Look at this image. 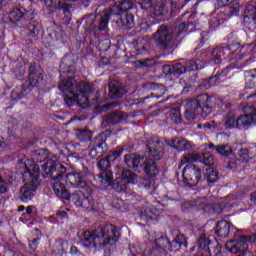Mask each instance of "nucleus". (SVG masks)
I'll list each match as a JSON object with an SVG mask.
<instances>
[{
    "label": "nucleus",
    "instance_id": "obj_32",
    "mask_svg": "<svg viewBox=\"0 0 256 256\" xmlns=\"http://www.w3.org/2000/svg\"><path fill=\"white\" fill-rule=\"evenodd\" d=\"M51 157L49 154V150L47 149H40L34 152L33 154V161L35 163H43V161H47Z\"/></svg>",
    "mask_w": 256,
    "mask_h": 256
},
{
    "label": "nucleus",
    "instance_id": "obj_20",
    "mask_svg": "<svg viewBox=\"0 0 256 256\" xmlns=\"http://www.w3.org/2000/svg\"><path fill=\"white\" fill-rule=\"evenodd\" d=\"M231 69H233V67L227 66L221 72H218L215 76L210 77L209 80H205L204 81L205 85L208 84V87H213V85H217V83H221V81H225V78L227 77Z\"/></svg>",
    "mask_w": 256,
    "mask_h": 256
},
{
    "label": "nucleus",
    "instance_id": "obj_48",
    "mask_svg": "<svg viewBox=\"0 0 256 256\" xmlns=\"http://www.w3.org/2000/svg\"><path fill=\"white\" fill-rule=\"evenodd\" d=\"M95 202L93 201V198L91 197H86L85 194L82 196V205L84 209H93V205Z\"/></svg>",
    "mask_w": 256,
    "mask_h": 256
},
{
    "label": "nucleus",
    "instance_id": "obj_35",
    "mask_svg": "<svg viewBox=\"0 0 256 256\" xmlns=\"http://www.w3.org/2000/svg\"><path fill=\"white\" fill-rule=\"evenodd\" d=\"M122 181L126 183H136L137 182V174L129 169H123L122 173Z\"/></svg>",
    "mask_w": 256,
    "mask_h": 256
},
{
    "label": "nucleus",
    "instance_id": "obj_17",
    "mask_svg": "<svg viewBox=\"0 0 256 256\" xmlns=\"http://www.w3.org/2000/svg\"><path fill=\"white\" fill-rule=\"evenodd\" d=\"M124 163L127 167H131V169H134V171H137L138 173H141V169H143V158L137 154L125 155Z\"/></svg>",
    "mask_w": 256,
    "mask_h": 256
},
{
    "label": "nucleus",
    "instance_id": "obj_47",
    "mask_svg": "<svg viewBox=\"0 0 256 256\" xmlns=\"http://www.w3.org/2000/svg\"><path fill=\"white\" fill-rule=\"evenodd\" d=\"M180 85H185L182 90V93H189V89L193 87V81H190L189 78L187 77H182L180 79Z\"/></svg>",
    "mask_w": 256,
    "mask_h": 256
},
{
    "label": "nucleus",
    "instance_id": "obj_6",
    "mask_svg": "<svg viewBox=\"0 0 256 256\" xmlns=\"http://www.w3.org/2000/svg\"><path fill=\"white\" fill-rule=\"evenodd\" d=\"M234 235L236 238L228 241L225 245L227 251L234 255L237 253H240V255H244L245 253H251V251H249V244L247 243L256 241V235L245 236L241 235V232L239 231H236Z\"/></svg>",
    "mask_w": 256,
    "mask_h": 256
},
{
    "label": "nucleus",
    "instance_id": "obj_45",
    "mask_svg": "<svg viewBox=\"0 0 256 256\" xmlns=\"http://www.w3.org/2000/svg\"><path fill=\"white\" fill-rule=\"evenodd\" d=\"M200 163H204V165L213 167V165H215V159L213 158V155L209 153H204L201 154Z\"/></svg>",
    "mask_w": 256,
    "mask_h": 256
},
{
    "label": "nucleus",
    "instance_id": "obj_29",
    "mask_svg": "<svg viewBox=\"0 0 256 256\" xmlns=\"http://www.w3.org/2000/svg\"><path fill=\"white\" fill-rule=\"evenodd\" d=\"M134 47L138 55H145L147 49H149V41L145 40V38H137L134 41Z\"/></svg>",
    "mask_w": 256,
    "mask_h": 256
},
{
    "label": "nucleus",
    "instance_id": "obj_23",
    "mask_svg": "<svg viewBox=\"0 0 256 256\" xmlns=\"http://www.w3.org/2000/svg\"><path fill=\"white\" fill-rule=\"evenodd\" d=\"M227 200H228L227 198H224L220 202L214 203L212 205L202 202L201 209H204V211H207V209L211 207L213 213H215L216 215H221L223 213V209L227 207Z\"/></svg>",
    "mask_w": 256,
    "mask_h": 256
},
{
    "label": "nucleus",
    "instance_id": "obj_3",
    "mask_svg": "<svg viewBox=\"0 0 256 256\" xmlns=\"http://www.w3.org/2000/svg\"><path fill=\"white\" fill-rule=\"evenodd\" d=\"M213 98L207 94L198 95L195 99L189 100L187 108L184 113L185 119L193 121L197 115H210L213 104H211Z\"/></svg>",
    "mask_w": 256,
    "mask_h": 256
},
{
    "label": "nucleus",
    "instance_id": "obj_43",
    "mask_svg": "<svg viewBox=\"0 0 256 256\" xmlns=\"http://www.w3.org/2000/svg\"><path fill=\"white\" fill-rule=\"evenodd\" d=\"M170 119L175 123L176 125L181 123L183 121V118L181 117V110L179 108H174L170 111Z\"/></svg>",
    "mask_w": 256,
    "mask_h": 256
},
{
    "label": "nucleus",
    "instance_id": "obj_19",
    "mask_svg": "<svg viewBox=\"0 0 256 256\" xmlns=\"http://www.w3.org/2000/svg\"><path fill=\"white\" fill-rule=\"evenodd\" d=\"M239 116L233 111H229L225 114L223 119V125L225 129H238L239 127Z\"/></svg>",
    "mask_w": 256,
    "mask_h": 256
},
{
    "label": "nucleus",
    "instance_id": "obj_34",
    "mask_svg": "<svg viewBox=\"0 0 256 256\" xmlns=\"http://www.w3.org/2000/svg\"><path fill=\"white\" fill-rule=\"evenodd\" d=\"M230 53L227 47H216L213 51L214 63H221V58L225 59V55Z\"/></svg>",
    "mask_w": 256,
    "mask_h": 256
},
{
    "label": "nucleus",
    "instance_id": "obj_38",
    "mask_svg": "<svg viewBox=\"0 0 256 256\" xmlns=\"http://www.w3.org/2000/svg\"><path fill=\"white\" fill-rule=\"evenodd\" d=\"M150 255H153V256L167 255V248H165V245L159 244V238L156 240L155 247L151 250Z\"/></svg>",
    "mask_w": 256,
    "mask_h": 256
},
{
    "label": "nucleus",
    "instance_id": "obj_40",
    "mask_svg": "<svg viewBox=\"0 0 256 256\" xmlns=\"http://www.w3.org/2000/svg\"><path fill=\"white\" fill-rule=\"evenodd\" d=\"M77 99H79V96L75 92L67 93L64 97V101L68 107H73V105H75V103H77V105H79V101Z\"/></svg>",
    "mask_w": 256,
    "mask_h": 256
},
{
    "label": "nucleus",
    "instance_id": "obj_13",
    "mask_svg": "<svg viewBox=\"0 0 256 256\" xmlns=\"http://www.w3.org/2000/svg\"><path fill=\"white\" fill-rule=\"evenodd\" d=\"M89 156L91 159H100L105 153H107V142L103 139V134H100L94 138L89 146Z\"/></svg>",
    "mask_w": 256,
    "mask_h": 256
},
{
    "label": "nucleus",
    "instance_id": "obj_27",
    "mask_svg": "<svg viewBox=\"0 0 256 256\" xmlns=\"http://www.w3.org/2000/svg\"><path fill=\"white\" fill-rule=\"evenodd\" d=\"M144 171L146 175H149L150 177H155V175H158L159 168L157 167V162H155V160L151 158L146 160L144 165Z\"/></svg>",
    "mask_w": 256,
    "mask_h": 256
},
{
    "label": "nucleus",
    "instance_id": "obj_36",
    "mask_svg": "<svg viewBox=\"0 0 256 256\" xmlns=\"http://www.w3.org/2000/svg\"><path fill=\"white\" fill-rule=\"evenodd\" d=\"M68 248L69 243H67L64 240H57L53 245V251L58 255H63V253H65V251H67Z\"/></svg>",
    "mask_w": 256,
    "mask_h": 256
},
{
    "label": "nucleus",
    "instance_id": "obj_50",
    "mask_svg": "<svg viewBox=\"0 0 256 256\" xmlns=\"http://www.w3.org/2000/svg\"><path fill=\"white\" fill-rule=\"evenodd\" d=\"M29 37H37L39 35V27L35 23H30L27 26Z\"/></svg>",
    "mask_w": 256,
    "mask_h": 256
},
{
    "label": "nucleus",
    "instance_id": "obj_14",
    "mask_svg": "<svg viewBox=\"0 0 256 256\" xmlns=\"http://www.w3.org/2000/svg\"><path fill=\"white\" fill-rule=\"evenodd\" d=\"M159 245H164L167 251L177 253L181 250V247H187L188 243L183 234H178L172 242L167 237H160Z\"/></svg>",
    "mask_w": 256,
    "mask_h": 256
},
{
    "label": "nucleus",
    "instance_id": "obj_15",
    "mask_svg": "<svg viewBox=\"0 0 256 256\" xmlns=\"http://www.w3.org/2000/svg\"><path fill=\"white\" fill-rule=\"evenodd\" d=\"M245 115L238 116V129H248L253 123H256V107L247 105L244 107Z\"/></svg>",
    "mask_w": 256,
    "mask_h": 256
},
{
    "label": "nucleus",
    "instance_id": "obj_41",
    "mask_svg": "<svg viewBox=\"0 0 256 256\" xmlns=\"http://www.w3.org/2000/svg\"><path fill=\"white\" fill-rule=\"evenodd\" d=\"M65 1L67 0H62L58 2V9L63 11L66 17H69V15H71V9H73V4H69Z\"/></svg>",
    "mask_w": 256,
    "mask_h": 256
},
{
    "label": "nucleus",
    "instance_id": "obj_5",
    "mask_svg": "<svg viewBox=\"0 0 256 256\" xmlns=\"http://www.w3.org/2000/svg\"><path fill=\"white\" fill-rule=\"evenodd\" d=\"M21 166L24 167L23 178L27 183L20 188V199L26 203L35 197V191L41 185V180L37 179V176H31V172L25 163H21Z\"/></svg>",
    "mask_w": 256,
    "mask_h": 256
},
{
    "label": "nucleus",
    "instance_id": "obj_39",
    "mask_svg": "<svg viewBox=\"0 0 256 256\" xmlns=\"http://www.w3.org/2000/svg\"><path fill=\"white\" fill-rule=\"evenodd\" d=\"M206 181L208 183H217V180L219 179V173L216 172L213 167H209L206 169V175H205Z\"/></svg>",
    "mask_w": 256,
    "mask_h": 256
},
{
    "label": "nucleus",
    "instance_id": "obj_31",
    "mask_svg": "<svg viewBox=\"0 0 256 256\" xmlns=\"http://www.w3.org/2000/svg\"><path fill=\"white\" fill-rule=\"evenodd\" d=\"M120 22L122 23V27H125V29H133V27H135L133 14L129 12H122Z\"/></svg>",
    "mask_w": 256,
    "mask_h": 256
},
{
    "label": "nucleus",
    "instance_id": "obj_9",
    "mask_svg": "<svg viewBox=\"0 0 256 256\" xmlns=\"http://www.w3.org/2000/svg\"><path fill=\"white\" fill-rule=\"evenodd\" d=\"M93 85L89 84V82L80 81L76 84V94H78V105L79 107H82V109H85L86 107H89V103L91 101H97V98L92 97L93 95Z\"/></svg>",
    "mask_w": 256,
    "mask_h": 256
},
{
    "label": "nucleus",
    "instance_id": "obj_1",
    "mask_svg": "<svg viewBox=\"0 0 256 256\" xmlns=\"http://www.w3.org/2000/svg\"><path fill=\"white\" fill-rule=\"evenodd\" d=\"M60 167L61 164L57 163L56 157H54V159L48 160L42 165V175L44 179L50 177L52 181H57L52 185V189L54 190L55 195L59 197V199H65L66 201L72 199L73 203L76 204V207H81L83 204V193H77L71 196V193H69L67 188H65V184L59 182L61 179H63V172L59 170Z\"/></svg>",
    "mask_w": 256,
    "mask_h": 256
},
{
    "label": "nucleus",
    "instance_id": "obj_61",
    "mask_svg": "<svg viewBox=\"0 0 256 256\" xmlns=\"http://www.w3.org/2000/svg\"><path fill=\"white\" fill-rule=\"evenodd\" d=\"M235 0H217L218 7H227L231 5Z\"/></svg>",
    "mask_w": 256,
    "mask_h": 256
},
{
    "label": "nucleus",
    "instance_id": "obj_18",
    "mask_svg": "<svg viewBox=\"0 0 256 256\" xmlns=\"http://www.w3.org/2000/svg\"><path fill=\"white\" fill-rule=\"evenodd\" d=\"M121 121H123V113L121 112H112L102 117V125H104V127L117 125V123H121Z\"/></svg>",
    "mask_w": 256,
    "mask_h": 256
},
{
    "label": "nucleus",
    "instance_id": "obj_33",
    "mask_svg": "<svg viewBox=\"0 0 256 256\" xmlns=\"http://www.w3.org/2000/svg\"><path fill=\"white\" fill-rule=\"evenodd\" d=\"M95 19H97L95 14H90L83 18L84 28L86 31H95V29H97V25H95Z\"/></svg>",
    "mask_w": 256,
    "mask_h": 256
},
{
    "label": "nucleus",
    "instance_id": "obj_12",
    "mask_svg": "<svg viewBox=\"0 0 256 256\" xmlns=\"http://www.w3.org/2000/svg\"><path fill=\"white\" fill-rule=\"evenodd\" d=\"M97 167L100 169L101 173L98 175L101 179V183L109 187L113 183V172L111 171V155L102 158L98 161Z\"/></svg>",
    "mask_w": 256,
    "mask_h": 256
},
{
    "label": "nucleus",
    "instance_id": "obj_10",
    "mask_svg": "<svg viewBox=\"0 0 256 256\" xmlns=\"http://www.w3.org/2000/svg\"><path fill=\"white\" fill-rule=\"evenodd\" d=\"M148 157L154 161H161L165 155V143L158 137H150L147 143Z\"/></svg>",
    "mask_w": 256,
    "mask_h": 256
},
{
    "label": "nucleus",
    "instance_id": "obj_37",
    "mask_svg": "<svg viewBox=\"0 0 256 256\" xmlns=\"http://www.w3.org/2000/svg\"><path fill=\"white\" fill-rule=\"evenodd\" d=\"M109 19H111V14H109V12H104L100 16V20L98 23V31H107L109 26Z\"/></svg>",
    "mask_w": 256,
    "mask_h": 256
},
{
    "label": "nucleus",
    "instance_id": "obj_64",
    "mask_svg": "<svg viewBox=\"0 0 256 256\" xmlns=\"http://www.w3.org/2000/svg\"><path fill=\"white\" fill-rule=\"evenodd\" d=\"M46 7H57V0H44Z\"/></svg>",
    "mask_w": 256,
    "mask_h": 256
},
{
    "label": "nucleus",
    "instance_id": "obj_24",
    "mask_svg": "<svg viewBox=\"0 0 256 256\" xmlns=\"http://www.w3.org/2000/svg\"><path fill=\"white\" fill-rule=\"evenodd\" d=\"M231 231V223L227 220H220L215 227V233L218 237H227Z\"/></svg>",
    "mask_w": 256,
    "mask_h": 256
},
{
    "label": "nucleus",
    "instance_id": "obj_53",
    "mask_svg": "<svg viewBox=\"0 0 256 256\" xmlns=\"http://www.w3.org/2000/svg\"><path fill=\"white\" fill-rule=\"evenodd\" d=\"M73 65H75V62L71 59V55H68L62 59L60 67L63 69V67H73Z\"/></svg>",
    "mask_w": 256,
    "mask_h": 256
},
{
    "label": "nucleus",
    "instance_id": "obj_11",
    "mask_svg": "<svg viewBox=\"0 0 256 256\" xmlns=\"http://www.w3.org/2000/svg\"><path fill=\"white\" fill-rule=\"evenodd\" d=\"M183 182L188 187H196L201 181V168L194 164H188L184 167L182 172Z\"/></svg>",
    "mask_w": 256,
    "mask_h": 256
},
{
    "label": "nucleus",
    "instance_id": "obj_28",
    "mask_svg": "<svg viewBox=\"0 0 256 256\" xmlns=\"http://www.w3.org/2000/svg\"><path fill=\"white\" fill-rule=\"evenodd\" d=\"M140 218L142 221L149 223L150 221H157V211H153V208H143L140 212Z\"/></svg>",
    "mask_w": 256,
    "mask_h": 256
},
{
    "label": "nucleus",
    "instance_id": "obj_57",
    "mask_svg": "<svg viewBox=\"0 0 256 256\" xmlns=\"http://www.w3.org/2000/svg\"><path fill=\"white\" fill-rule=\"evenodd\" d=\"M167 10L165 9V4L158 5L154 8V14L157 17H161Z\"/></svg>",
    "mask_w": 256,
    "mask_h": 256
},
{
    "label": "nucleus",
    "instance_id": "obj_55",
    "mask_svg": "<svg viewBox=\"0 0 256 256\" xmlns=\"http://www.w3.org/2000/svg\"><path fill=\"white\" fill-rule=\"evenodd\" d=\"M197 243L200 249H205V247H207V236L205 234H201Z\"/></svg>",
    "mask_w": 256,
    "mask_h": 256
},
{
    "label": "nucleus",
    "instance_id": "obj_54",
    "mask_svg": "<svg viewBox=\"0 0 256 256\" xmlns=\"http://www.w3.org/2000/svg\"><path fill=\"white\" fill-rule=\"evenodd\" d=\"M189 161H200L201 162V155L194 153V154H188L183 158V162L187 163Z\"/></svg>",
    "mask_w": 256,
    "mask_h": 256
},
{
    "label": "nucleus",
    "instance_id": "obj_8",
    "mask_svg": "<svg viewBox=\"0 0 256 256\" xmlns=\"http://www.w3.org/2000/svg\"><path fill=\"white\" fill-rule=\"evenodd\" d=\"M155 45L158 49H169L171 41H173V28L162 24L157 31L152 35Z\"/></svg>",
    "mask_w": 256,
    "mask_h": 256
},
{
    "label": "nucleus",
    "instance_id": "obj_63",
    "mask_svg": "<svg viewBox=\"0 0 256 256\" xmlns=\"http://www.w3.org/2000/svg\"><path fill=\"white\" fill-rule=\"evenodd\" d=\"M166 198L168 199V201H181V197H179V193L177 192L175 193V196L168 194Z\"/></svg>",
    "mask_w": 256,
    "mask_h": 256
},
{
    "label": "nucleus",
    "instance_id": "obj_2",
    "mask_svg": "<svg viewBox=\"0 0 256 256\" xmlns=\"http://www.w3.org/2000/svg\"><path fill=\"white\" fill-rule=\"evenodd\" d=\"M119 231L112 224H106L104 227L95 230L94 232H84L81 243L84 247L90 248L93 253L101 251L105 245H109L111 241L117 242Z\"/></svg>",
    "mask_w": 256,
    "mask_h": 256
},
{
    "label": "nucleus",
    "instance_id": "obj_42",
    "mask_svg": "<svg viewBox=\"0 0 256 256\" xmlns=\"http://www.w3.org/2000/svg\"><path fill=\"white\" fill-rule=\"evenodd\" d=\"M135 2L133 0H124L119 3L118 9L123 13H128L129 10L133 9Z\"/></svg>",
    "mask_w": 256,
    "mask_h": 256
},
{
    "label": "nucleus",
    "instance_id": "obj_60",
    "mask_svg": "<svg viewBox=\"0 0 256 256\" xmlns=\"http://www.w3.org/2000/svg\"><path fill=\"white\" fill-rule=\"evenodd\" d=\"M123 151H125V149L120 148L118 150L110 152L108 155H110V159H117L118 157H121V153H123Z\"/></svg>",
    "mask_w": 256,
    "mask_h": 256
},
{
    "label": "nucleus",
    "instance_id": "obj_56",
    "mask_svg": "<svg viewBox=\"0 0 256 256\" xmlns=\"http://www.w3.org/2000/svg\"><path fill=\"white\" fill-rule=\"evenodd\" d=\"M138 5H140L141 9H145L146 11L153 7V3L151 2V0H140L138 2Z\"/></svg>",
    "mask_w": 256,
    "mask_h": 256
},
{
    "label": "nucleus",
    "instance_id": "obj_26",
    "mask_svg": "<svg viewBox=\"0 0 256 256\" xmlns=\"http://www.w3.org/2000/svg\"><path fill=\"white\" fill-rule=\"evenodd\" d=\"M146 89H151L153 91L151 93L152 97H156L157 99H160V97L165 95V86H163V84L148 82L146 84Z\"/></svg>",
    "mask_w": 256,
    "mask_h": 256
},
{
    "label": "nucleus",
    "instance_id": "obj_46",
    "mask_svg": "<svg viewBox=\"0 0 256 256\" xmlns=\"http://www.w3.org/2000/svg\"><path fill=\"white\" fill-rule=\"evenodd\" d=\"M190 27H193V23L191 22L180 24L177 28V31H178L177 35H183V33H187V31L191 33V31H193V28H190Z\"/></svg>",
    "mask_w": 256,
    "mask_h": 256
},
{
    "label": "nucleus",
    "instance_id": "obj_49",
    "mask_svg": "<svg viewBox=\"0 0 256 256\" xmlns=\"http://www.w3.org/2000/svg\"><path fill=\"white\" fill-rule=\"evenodd\" d=\"M113 189L117 191V193H123L127 191V183L124 182L123 180L121 181H116L113 184Z\"/></svg>",
    "mask_w": 256,
    "mask_h": 256
},
{
    "label": "nucleus",
    "instance_id": "obj_25",
    "mask_svg": "<svg viewBox=\"0 0 256 256\" xmlns=\"http://www.w3.org/2000/svg\"><path fill=\"white\" fill-rule=\"evenodd\" d=\"M58 88L63 93H75V80L73 77L62 78Z\"/></svg>",
    "mask_w": 256,
    "mask_h": 256
},
{
    "label": "nucleus",
    "instance_id": "obj_44",
    "mask_svg": "<svg viewBox=\"0 0 256 256\" xmlns=\"http://www.w3.org/2000/svg\"><path fill=\"white\" fill-rule=\"evenodd\" d=\"M217 153L224 155V157H229L233 153V149L228 144L218 145Z\"/></svg>",
    "mask_w": 256,
    "mask_h": 256
},
{
    "label": "nucleus",
    "instance_id": "obj_21",
    "mask_svg": "<svg viewBox=\"0 0 256 256\" xmlns=\"http://www.w3.org/2000/svg\"><path fill=\"white\" fill-rule=\"evenodd\" d=\"M66 183L78 189H83L86 185L83 177L77 172L69 173L66 177Z\"/></svg>",
    "mask_w": 256,
    "mask_h": 256
},
{
    "label": "nucleus",
    "instance_id": "obj_7",
    "mask_svg": "<svg viewBox=\"0 0 256 256\" xmlns=\"http://www.w3.org/2000/svg\"><path fill=\"white\" fill-rule=\"evenodd\" d=\"M187 66H183L181 63L175 64H166L163 66L164 75H173V77H179V75H183V73H187L188 71H199L201 69V61H196L195 59L188 60L186 62Z\"/></svg>",
    "mask_w": 256,
    "mask_h": 256
},
{
    "label": "nucleus",
    "instance_id": "obj_51",
    "mask_svg": "<svg viewBox=\"0 0 256 256\" xmlns=\"http://www.w3.org/2000/svg\"><path fill=\"white\" fill-rule=\"evenodd\" d=\"M91 137H93V134L88 130H82L78 133V139L80 141H90Z\"/></svg>",
    "mask_w": 256,
    "mask_h": 256
},
{
    "label": "nucleus",
    "instance_id": "obj_58",
    "mask_svg": "<svg viewBox=\"0 0 256 256\" xmlns=\"http://www.w3.org/2000/svg\"><path fill=\"white\" fill-rule=\"evenodd\" d=\"M221 23H223V20L219 19V17H213L210 20V27L212 29H215L216 27H219V25H221Z\"/></svg>",
    "mask_w": 256,
    "mask_h": 256
},
{
    "label": "nucleus",
    "instance_id": "obj_52",
    "mask_svg": "<svg viewBox=\"0 0 256 256\" xmlns=\"http://www.w3.org/2000/svg\"><path fill=\"white\" fill-rule=\"evenodd\" d=\"M112 205L115 209L121 211V213H125V211H127V208L125 207V203L123 202V200L115 199L112 202Z\"/></svg>",
    "mask_w": 256,
    "mask_h": 256
},
{
    "label": "nucleus",
    "instance_id": "obj_62",
    "mask_svg": "<svg viewBox=\"0 0 256 256\" xmlns=\"http://www.w3.org/2000/svg\"><path fill=\"white\" fill-rule=\"evenodd\" d=\"M0 193H7V182L0 176Z\"/></svg>",
    "mask_w": 256,
    "mask_h": 256
},
{
    "label": "nucleus",
    "instance_id": "obj_22",
    "mask_svg": "<svg viewBox=\"0 0 256 256\" xmlns=\"http://www.w3.org/2000/svg\"><path fill=\"white\" fill-rule=\"evenodd\" d=\"M168 145L173 147V149H177L178 151H189V149H191V142L185 138H173L172 140L168 141Z\"/></svg>",
    "mask_w": 256,
    "mask_h": 256
},
{
    "label": "nucleus",
    "instance_id": "obj_16",
    "mask_svg": "<svg viewBox=\"0 0 256 256\" xmlns=\"http://www.w3.org/2000/svg\"><path fill=\"white\" fill-rule=\"evenodd\" d=\"M108 89L110 99H123V96L127 94V86L116 79L110 80Z\"/></svg>",
    "mask_w": 256,
    "mask_h": 256
},
{
    "label": "nucleus",
    "instance_id": "obj_4",
    "mask_svg": "<svg viewBox=\"0 0 256 256\" xmlns=\"http://www.w3.org/2000/svg\"><path fill=\"white\" fill-rule=\"evenodd\" d=\"M29 83L27 86H17L11 92L12 101H18V99H23L33 89V87H37L40 81H43V69L35 64H30L29 68Z\"/></svg>",
    "mask_w": 256,
    "mask_h": 256
},
{
    "label": "nucleus",
    "instance_id": "obj_30",
    "mask_svg": "<svg viewBox=\"0 0 256 256\" xmlns=\"http://www.w3.org/2000/svg\"><path fill=\"white\" fill-rule=\"evenodd\" d=\"M26 15L27 14L21 9L14 8L9 12L8 18L11 23H20V21H23V19H25Z\"/></svg>",
    "mask_w": 256,
    "mask_h": 256
},
{
    "label": "nucleus",
    "instance_id": "obj_59",
    "mask_svg": "<svg viewBox=\"0 0 256 256\" xmlns=\"http://www.w3.org/2000/svg\"><path fill=\"white\" fill-rule=\"evenodd\" d=\"M28 171L30 172V177H37V179H39V164H35L32 168V171L28 168Z\"/></svg>",
    "mask_w": 256,
    "mask_h": 256
}]
</instances>
